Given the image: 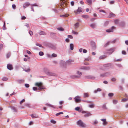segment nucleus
<instances>
[{"label":"nucleus","instance_id":"49530a36","mask_svg":"<svg viewBox=\"0 0 128 128\" xmlns=\"http://www.w3.org/2000/svg\"><path fill=\"white\" fill-rule=\"evenodd\" d=\"M98 123V121L97 120H95L94 121L93 124L96 125Z\"/></svg>","mask_w":128,"mask_h":128},{"label":"nucleus","instance_id":"f257e3e1","mask_svg":"<svg viewBox=\"0 0 128 128\" xmlns=\"http://www.w3.org/2000/svg\"><path fill=\"white\" fill-rule=\"evenodd\" d=\"M36 86H38V88L36 87H33L32 88L33 90L34 91H36L38 89L39 90L44 89V88L42 85V82H36L35 84Z\"/></svg>","mask_w":128,"mask_h":128},{"label":"nucleus","instance_id":"6ab92c4d","mask_svg":"<svg viewBox=\"0 0 128 128\" xmlns=\"http://www.w3.org/2000/svg\"><path fill=\"white\" fill-rule=\"evenodd\" d=\"M79 24V22H77L74 25V26H75V28H78Z\"/></svg>","mask_w":128,"mask_h":128},{"label":"nucleus","instance_id":"864d4df0","mask_svg":"<svg viewBox=\"0 0 128 128\" xmlns=\"http://www.w3.org/2000/svg\"><path fill=\"white\" fill-rule=\"evenodd\" d=\"M25 101V100L24 99H22L21 101L20 102V104H21L23 102H24Z\"/></svg>","mask_w":128,"mask_h":128},{"label":"nucleus","instance_id":"2eb2a0df","mask_svg":"<svg viewBox=\"0 0 128 128\" xmlns=\"http://www.w3.org/2000/svg\"><path fill=\"white\" fill-rule=\"evenodd\" d=\"M115 15L112 12H110V14L108 16V18H110L111 17H114L115 16Z\"/></svg>","mask_w":128,"mask_h":128},{"label":"nucleus","instance_id":"c85d7f7f","mask_svg":"<svg viewBox=\"0 0 128 128\" xmlns=\"http://www.w3.org/2000/svg\"><path fill=\"white\" fill-rule=\"evenodd\" d=\"M82 17L85 18H87L89 17V16L86 15H83L82 16Z\"/></svg>","mask_w":128,"mask_h":128},{"label":"nucleus","instance_id":"dca6fc26","mask_svg":"<svg viewBox=\"0 0 128 128\" xmlns=\"http://www.w3.org/2000/svg\"><path fill=\"white\" fill-rule=\"evenodd\" d=\"M38 34L40 35H44L46 34V33L44 32L41 30H40L39 31Z\"/></svg>","mask_w":128,"mask_h":128},{"label":"nucleus","instance_id":"8fccbe9b","mask_svg":"<svg viewBox=\"0 0 128 128\" xmlns=\"http://www.w3.org/2000/svg\"><path fill=\"white\" fill-rule=\"evenodd\" d=\"M113 103L114 104H116L118 102V101L116 100H113Z\"/></svg>","mask_w":128,"mask_h":128},{"label":"nucleus","instance_id":"f8f14e48","mask_svg":"<svg viewBox=\"0 0 128 128\" xmlns=\"http://www.w3.org/2000/svg\"><path fill=\"white\" fill-rule=\"evenodd\" d=\"M30 5V4L28 2H26L23 5V7L24 8H26L28 7Z\"/></svg>","mask_w":128,"mask_h":128},{"label":"nucleus","instance_id":"f704fd0d","mask_svg":"<svg viewBox=\"0 0 128 128\" xmlns=\"http://www.w3.org/2000/svg\"><path fill=\"white\" fill-rule=\"evenodd\" d=\"M57 29L60 31H63L64 30V29L62 28H57Z\"/></svg>","mask_w":128,"mask_h":128},{"label":"nucleus","instance_id":"72a5a7b5","mask_svg":"<svg viewBox=\"0 0 128 128\" xmlns=\"http://www.w3.org/2000/svg\"><path fill=\"white\" fill-rule=\"evenodd\" d=\"M11 54L10 52H9L7 53L6 54V57L7 58H8L10 56Z\"/></svg>","mask_w":128,"mask_h":128},{"label":"nucleus","instance_id":"13d9d810","mask_svg":"<svg viewBox=\"0 0 128 128\" xmlns=\"http://www.w3.org/2000/svg\"><path fill=\"white\" fill-rule=\"evenodd\" d=\"M25 26H26L28 28L30 27V25L29 24H28L26 23L25 24Z\"/></svg>","mask_w":128,"mask_h":128},{"label":"nucleus","instance_id":"4468645a","mask_svg":"<svg viewBox=\"0 0 128 128\" xmlns=\"http://www.w3.org/2000/svg\"><path fill=\"white\" fill-rule=\"evenodd\" d=\"M60 63L61 65L63 66H66V62L63 60L60 61Z\"/></svg>","mask_w":128,"mask_h":128},{"label":"nucleus","instance_id":"1a4fd4ad","mask_svg":"<svg viewBox=\"0 0 128 128\" xmlns=\"http://www.w3.org/2000/svg\"><path fill=\"white\" fill-rule=\"evenodd\" d=\"M80 96H77L74 98L76 102H78L80 101Z\"/></svg>","mask_w":128,"mask_h":128},{"label":"nucleus","instance_id":"c03bdc74","mask_svg":"<svg viewBox=\"0 0 128 128\" xmlns=\"http://www.w3.org/2000/svg\"><path fill=\"white\" fill-rule=\"evenodd\" d=\"M17 80L18 82L19 83H21L23 82L24 81V80L22 79L18 80Z\"/></svg>","mask_w":128,"mask_h":128},{"label":"nucleus","instance_id":"2f4dec72","mask_svg":"<svg viewBox=\"0 0 128 128\" xmlns=\"http://www.w3.org/2000/svg\"><path fill=\"white\" fill-rule=\"evenodd\" d=\"M10 108L14 112H15L16 111V108L14 106H11Z\"/></svg>","mask_w":128,"mask_h":128},{"label":"nucleus","instance_id":"9d476101","mask_svg":"<svg viewBox=\"0 0 128 128\" xmlns=\"http://www.w3.org/2000/svg\"><path fill=\"white\" fill-rule=\"evenodd\" d=\"M7 67L8 69L10 70H11L13 69L12 65L10 64H7Z\"/></svg>","mask_w":128,"mask_h":128},{"label":"nucleus","instance_id":"79ce46f5","mask_svg":"<svg viewBox=\"0 0 128 128\" xmlns=\"http://www.w3.org/2000/svg\"><path fill=\"white\" fill-rule=\"evenodd\" d=\"M8 78L6 77H4L2 79V80L3 81H6L8 80Z\"/></svg>","mask_w":128,"mask_h":128},{"label":"nucleus","instance_id":"774afa93","mask_svg":"<svg viewBox=\"0 0 128 128\" xmlns=\"http://www.w3.org/2000/svg\"><path fill=\"white\" fill-rule=\"evenodd\" d=\"M71 5L72 6H73L74 5V1H72L70 2Z\"/></svg>","mask_w":128,"mask_h":128},{"label":"nucleus","instance_id":"a19ab883","mask_svg":"<svg viewBox=\"0 0 128 128\" xmlns=\"http://www.w3.org/2000/svg\"><path fill=\"white\" fill-rule=\"evenodd\" d=\"M128 100L127 98H124L122 99V102H125Z\"/></svg>","mask_w":128,"mask_h":128},{"label":"nucleus","instance_id":"a211bd4d","mask_svg":"<svg viewBox=\"0 0 128 128\" xmlns=\"http://www.w3.org/2000/svg\"><path fill=\"white\" fill-rule=\"evenodd\" d=\"M96 24L95 23H92L90 25V26L93 28H95L96 27Z\"/></svg>","mask_w":128,"mask_h":128},{"label":"nucleus","instance_id":"f03ea898","mask_svg":"<svg viewBox=\"0 0 128 128\" xmlns=\"http://www.w3.org/2000/svg\"><path fill=\"white\" fill-rule=\"evenodd\" d=\"M115 49V48H111L106 50V52H104V53L105 54H110L114 51Z\"/></svg>","mask_w":128,"mask_h":128},{"label":"nucleus","instance_id":"69168bd1","mask_svg":"<svg viewBox=\"0 0 128 128\" xmlns=\"http://www.w3.org/2000/svg\"><path fill=\"white\" fill-rule=\"evenodd\" d=\"M87 52V50L85 49H84L83 50V52L84 53H86Z\"/></svg>","mask_w":128,"mask_h":128},{"label":"nucleus","instance_id":"de8ad7c7","mask_svg":"<svg viewBox=\"0 0 128 128\" xmlns=\"http://www.w3.org/2000/svg\"><path fill=\"white\" fill-rule=\"evenodd\" d=\"M30 116L32 117V118H37V117L35 115H34L33 114H32Z\"/></svg>","mask_w":128,"mask_h":128},{"label":"nucleus","instance_id":"f3484780","mask_svg":"<svg viewBox=\"0 0 128 128\" xmlns=\"http://www.w3.org/2000/svg\"><path fill=\"white\" fill-rule=\"evenodd\" d=\"M92 114L90 112H88L86 113L84 115V116L85 117H88L91 116Z\"/></svg>","mask_w":128,"mask_h":128},{"label":"nucleus","instance_id":"c9c22d12","mask_svg":"<svg viewBox=\"0 0 128 128\" xmlns=\"http://www.w3.org/2000/svg\"><path fill=\"white\" fill-rule=\"evenodd\" d=\"M3 29L4 30H5L6 29V28L5 23V22H4V24L2 27Z\"/></svg>","mask_w":128,"mask_h":128},{"label":"nucleus","instance_id":"e433bc0d","mask_svg":"<svg viewBox=\"0 0 128 128\" xmlns=\"http://www.w3.org/2000/svg\"><path fill=\"white\" fill-rule=\"evenodd\" d=\"M50 122L52 123L53 124H55L56 123V122L53 119H52L50 120Z\"/></svg>","mask_w":128,"mask_h":128},{"label":"nucleus","instance_id":"4be33fe9","mask_svg":"<svg viewBox=\"0 0 128 128\" xmlns=\"http://www.w3.org/2000/svg\"><path fill=\"white\" fill-rule=\"evenodd\" d=\"M94 104H92L89 105L88 107L90 108H93L94 107Z\"/></svg>","mask_w":128,"mask_h":128},{"label":"nucleus","instance_id":"bf43d9fd","mask_svg":"<svg viewBox=\"0 0 128 128\" xmlns=\"http://www.w3.org/2000/svg\"><path fill=\"white\" fill-rule=\"evenodd\" d=\"M80 109V108L79 107H77L76 108L75 110L77 111H78Z\"/></svg>","mask_w":128,"mask_h":128},{"label":"nucleus","instance_id":"a878e982","mask_svg":"<svg viewBox=\"0 0 128 128\" xmlns=\"http://www.w3.org/2000/svg\"><path fill=\"white\" fill-rule=\"evenodd\" d=\"M106 56L104 55H102L100 56L99 57V59H104L106 58Z\"/></svg>","mask_w":128,"mask_h":128},{"label":"nucleus","instance_id":"ddd939ff","mask_svg":"<svg viewBox=\"0 0 128 128\" xmlns=\"http://www.w3.org/2000/svg\"><path fill=\"white\" fill-rule=\"evenodd\" d=\"M91 45L92 49L93 50H95L96 48V46L95 43L94 42L92 43L91 44Z\"/></svg>","mask_w":128,"mask_h":128},{"label":"nucleus","instance_id":"e2e57ef3","mask_svg":"<svg viewBox=\"0 0 128 128\" xmlns=\"http://www.w3.org/2000/svg\"><path fill=\"white\" fill-rule=\"evenodd\" d=\"M29 33L30 36H32L33 34L31 30H30L29 31Z\"/></svg>","mask_w":128,"mask_h":128},{"label":"nucleus","instance_id":"603ef678","mask_svg":"<svg viewBox=\"0 0 128 128\" xmlns=\"http://www.w3.org/2000/svg\"><path fill=\"white\" fill-rule=\"evenodd\" d=\"M68 37L71 39H72L73 38L72 36L71 35H68Z\"/></svg>","mask_w":128,"mask_h":128},{"label":"nucleus","instance_id":"423d86ee","mask_svg":"<svg viewBox=\"0 0 128 128\" xmlns=\"http://www.w3.org/2000/svg\"><path fill=\"white\" fill-rule=\"evenodd\" d=\"M110 74V72H107L105 73L100 74V76L101 77H106L108 76Z\"/></svg>","mask_w":128,"mask_h":128},{"label":"nucleus","instance_id":"37998d69","mask_svg":"<svg viewBox=\"0 0 128 128\" xmlns=\"http://www.w3.org/2000/svg\"><path fill=\"white\" fill-rule=\"evenodd\" d=\"M36 45L37 46H39L40 47H41V48L42 47V46L41 44H38V43H36Z\"/></svg>","mask_w":128,"mask_h":128},{"label":"nucleus","instance_id":"680f3d73","mask_svg":"<svg viewBox=\"0 0 128 128\" xmlns=\"http://www.w3.org/2000/svg\"><path fill=\"white\" fill-rule=\"evenodd\" d=\"M12 7L14 9H15L16 8V6L14 4H13L12 5Z\"/></svg>","mask_w":128,"mask_h":128},{"label":"nucleus","instance_id":"09e8293b","mask_svg":"<svg viewBox=\"0 0 128 128\" xmlns=\"http://www.w3.org/2000/svg\"><path fill=\"white\" fill-rule=\"evenodd\" d=\"M86 2L90 4H92L91 0H86Z\"/></svg>","mask_w":128,"mask_h":128},{"label":"nucleus","instance_id":"5701e85b","mask_svg":"<svg viewBox=\"0 0 128 128\" xmlns=\"http://www.w3.org/2000/svg\"><path fill=\"white\" fill-rule=\"evenodd\" d=\"M46 105L47 106H49V107H51L52 108H55V106H53V105H52L50 104H48V103L46 104Z\"/></svg>","mask_w":128,"mask_h":128},{"label":"nucleus","instance_id":"473e14b6","mask_svg":"<svg viewBox=\"0 0 128 128\" xmlns=\"http://www.w3.org/2000/svg\"><path fill=\"white\" fill-rule=\"evenodd\" d=\"M74 60H69L67 61V63L68 64H70L71 63V62H74Z\"/></svg>","mask_w":128,"mask_h":128},{"label":"nucleus","instance_id":"aec40b11","mask_svg":"<svg viewBox=\"0 0 128 128\" xmlns=\"http://www.w3.org/2000/svg\"><path fill=\"white\" fill-rule=\"evenodd\" d=\"M102 90L99 88H97L96 90H94V93H96L98 92H100Z\"/></svg>","mask_w":128,"mask_h":128},{"label":"nucleus","instance_id":"393cba45","mask_svg":"<svg viewBox=\"0 0 128 128\" xmlns=\"http://www.w3.org/2000/svg\"><path fill=\"white\" fill-rule=\"evenodd\" d=\"M71 77L72 79L78 78L79 77L77 75L72 76H71Z\"/></svg>","mask_w":128,"mask_h":128},{"label":"nucleus","instance_id":"4d7b16f0","mask_svg":"<svg viewBox=\"0 0 128 128\" xmlns=\"http://www.w3.org/2000/svg\"><path fill=\"white\" fill-rule=\"evenodd\" d=\"M76 73L78 74H79L80 75H81L82 74V72L79 71H78Z\"/></svg>","mask_w":128,"mask_h":128},{"label":"nucleus","instance_id":"20e7f679","mask_svg":"<svg viewBox=\"0 0 128 128\" xmlns=\"http://www.w3.org/2000/svg\"><path fill=\"white\" fill-rule=\"evenodd\" d=\"M77 124L82 127H84L85 125L81 120H79L77 122Z\"/></svg>","mask_w":128,"mask_h":128},{"label":"nucleus","instance_id":"6e6d98bb","mask_svg":"<svg viewBox=\"0 0 128 128\" xmlns=\"http://www.w3.org/2000/svg\"><path fill=\"white\" fill-rule=\"evenodd\" d=\"M25 86L27 88H28L29 87L30 85L28 84H25Z\"/></svg>","mask_w":128,"mask_h":128},{"label":"nucleus","instance_id":"0e129e2a","mask_svg":"<svg viewBox=\"0 0 128 128\" xmlns=\"http://www.w3.org/2000/svg\"><path fill=\"white\" fill-rule=\"evenodd\" d=\"M122 54H126V52L124 50L122 51Z\"/></svg>","mask_w":128,"mask_h":128},{"label":"nucleus","instance_id":"7ed1b4c3","mask_svg":"<svg viewBox=\"0 0 128 128\" xmlns=\"http://www.w3.org/2000/svg\"><path fill=\"white\" fill-rule=\"evenodd\" d=\"M44 70L45 72L48 75L53 76H55V74L54 73L48 71L47 69L46 68H44Z\"/></svg>","mask_w":128,"mask_h":128},{"label":"nucleus","instance_id":"cd10ccee","mask_svg":"<svg viewBox=\"0 0 128 128\" xmlns=\"http://www.w3.org/2000/svg\"><path fill=\"white\" fill-rule=\"evenodd\" d=\"M114 94L112 93H110L108 94V96L110 98L113 96H114Z\"/></svg>","mask_w":128,"mask_h":128},{"label":"nucleus","instance_id":"c756f323","mask_svg":"<svg viewBox=\"0 0 128 128\" xmlns=\"http://www.w3.org/2000/svg\"><path fill=\"white\" fill-rule=\"evenodd\" d=\"M68 16V14H63V15H61L60 16L61 17H66Z\"/></svg>","mask_w":128,"mask_h":128},{"label":"nucleus","instance_id":"9b49d317","mask_svg":"<svg viewBox=\"0 0 128 128\" xmlns=\"http://www.w3.org/2000/svg\"><path fill=\"white\" fill-rule=\"evenodd\" d=\"M85 77L86 78L88 79H94L95 78L94 76L91 75L86 76Z\"/></svg>","mask_w":128,"mask_h":128},{"label":"nucleus","instance_id":"58836bf2","mask_svg":"<svg viewBox=\"0 0 128 128\" xmlns=\"http://www.w3.org/2000/svg\"><path fill=\"white\" fill-rule=\"evenodd\" d=\"M51 56L54 57H56L57 56V55L56 54L53 53L52 54Z\"/></svg>","mask_w":128,"mask_h":128},{"label":"nucleus","instance_id":"0eeeda50","mask_svg":"<svg viewBox=\"0 0 128 128\" xmlns=\"http://www.w3.org/2000/svg\"><path fill=\"white\" fill-rule=\"evenodd\" d=\"M115 27L114 26H112L111 28H110L107 29L106 30V31L108 32H113V30L115 29Z\"/></svg>","mask_w":128,"mask_h":128},{"label":"nucleus","instance_id":"052dcab7","mask_svg":"<svg viewBox=\"0 0 128 128\" xmlns=\"http://www.w3.org/2000/svg\"><path fill=\"white\" fill-rule=\"evenodd\" d=\"M21 19L22 20H24L26 18L25 16H23L21 17Z\"/></svg>","mask_w":128,"mask_h":128},{"label":"nucleus","instance_id":"a18cd8bd","mask_svg":"<svg viewBox=\"0 0 128 128\" xmlns=\"http://www.w3.org/2000/svg\"><path fill=\"white\" fill-rule=\"evenodd\" d=\"M63 113H64L63 112H58V113L56 114V116H58L60 114H63Z\"/></svg>","mask_w":128,"mask_h":128},{"label":"nucleus","instance_id":"6e6552de","mask_svg":"<svg viewBox=\"0 0 128 128\" xmlns=\"http://www.w3.org/2000/svg\"><path fill=\"white\" fill-rule=\"evenodd\" d=\"M90 68L88 66H82L81 67V69L85 70H88L90 69Z\"/></svg>","mask_w":128,"mask_h":128},{"label":"nucleus","instance_id":"4c0bfd02","mask_svg":"<svg viewBox=\"0 0 128 128\" xmlns=\"http://www.w3.org/2000/svg\"><path fill=\"white\" fill-rule=\"evenodd\" d=\"M39 54L40 56H42L44 54V53L42 52H40L39 53Z\"/></svg>","mask_w":128,"mask_h":128},{"label":"nucleus","instance_id":"412c9836","mask_svg":"<svg viewBox=\"0 0 128 128\" xmlns=\"http://www.w3.org/2000/svg\"><path fill=\"white\" fill-rule=\"evenodd\" d=\"M50 46L51 48L54 50H55L56 49V46L50 44Z\"/></svg>","mask_w":128,"mask_h":128},{"label":"nucleus","instance_id":"3c124183","mask_svg":"<svg viewBox=\"0 0 128 128\" xmlns=\"http://www.w3.org/2000/svg\"><path fill=\"white\" fill-rule=\"evenodd\" d=\"M72 34H78V32H76L74 31L73 30H72Z\"/></svg>","mask_w":128,"mask_h":128},{"label":"nucleus","instance_id":"7c9ffc66","mask_svg":"<svg viewBox=\"0 0 128 128\" xmlns=\"http://www.w3.org/2000/svg\"><path fill=\"white\" fill-rule=\"evenodd\" d=\"M112 42L108 41L107 43H106L104 46V47H106L107 46H108L109 44L111 42Z\"/></svg>","mask_w":128,"mask_h":128},{"label":"nucleus","instance_id":"b1692460","mask_svg":"<svg viewBox=\"0 0 128 128\" xmlns=\"http://www.w3.org/2000/svg\"><path fill=\"white\" fill-rule=\"evenodd\" d=\"M89 96V95L88 93H84V96L83 97L85 98L86 97H88Z\"/></svg>","mask_w":128,"mask_h":128},{"label":"nucleus","instance_id":"bb28decb","mask_svg":"<svg viewBox=\"0 0 128 128\" xmlns=\"http://www.w3.org/2000/svg\"><path fill=\"white\" fill-rule=\"evenodd\" d=\"M70 49L71 50H73L74 49V44H70Z\"/></svg>","mask_w":128,"mask_h":128},{"label":"nucleus","instance_id":"338daca9","mask_svg":"<svg viewBox=\"0 0 128 128\" xmlns=\"http://www.w3.org/2000/svg\"><path fill=\"white\" fill-rule=\"evenodd\" d=\"M96 19V18H92L90 19V21L91 22H92L94 20H95Z\"/></svg>","mask_w":128,"mask_h":128},{"label":"nucleus","instance_id":"39448f33","mask_svg":"<svg viewBox=\"0 0 128 128\" xmlns=\"http://www.w3.org/2000/svg\"><path fill=\"white\" fill-rule=\"evenodd\" d=\"M82 8L80 7H79L76 10L74 11V13L76 14H78L80 12H82Z\"/></svg>","mask_w":128,"mask_h":128},{"label":"nucleus","instance_id":"5fc2aeb1","mask_svg":"<svg viewBox=\"0 0 128 128\" xmlns=\"http://www.w3.org/2000/svg\"><path fill=\"white\" fill-rule=\"evenodd\" d=\"M114 22L116 24H118V20H115Z\"/></svg>","mask_w":128,"mask_h":128},{"label":"nucleus","instance_id":"ea45409f","mask_svg":"<svg viewBox=\"0 0 128 128\" xmlns=\"http://www.w3.org/2000/svg\"><path fill=\"white\" fill-rule=\"evenodd\" d=\"M102 108L106 110L108 109V108L106 107V104H104L103 105Z\"/></svg>","mask_w":128,"mask_h":128}]
</instances>
